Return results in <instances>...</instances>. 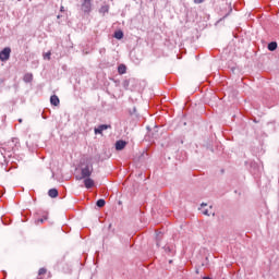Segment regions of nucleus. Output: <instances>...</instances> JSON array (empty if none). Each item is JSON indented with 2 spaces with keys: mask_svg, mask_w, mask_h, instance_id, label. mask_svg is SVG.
Segmentation results:
<instances>
[{
  "mask_svg": "<svg viewBox=\"0 0 279 279\" xmlns=\"http://www.w3.org/2000/svg\"><path fill=\"white\" fill-rule=\"evenodd\" d=\"M126 146H128V142H125L123 140H119L116 142V150L117 151H123V149H125Z\"/></svg>",
  "mask_w": 279,
  "mask_h": 279,
  "instance_id": "5",
  "label": "nucleus"
},
{
  "mask_svg": "<svg viewBox=\"0 0 279 279\" xmlns=\"http://www.w3.org/2000/svg\"><path fill=\"white\" fill-rule=\"evenodd\" d=\"M60 12H64V7H61V8H60Z\"/></svg>",
  "mask_w": 279,
  "mask_h": 279,
  "instance_id": "28",
  "label": "nucleus"
},
{
  "mask_svg": "<svg viewBox=\"0 0 279 279\" xmlns=\"http://www.w3.org/2000/svg\"><path fill=\"white\" fill-rule=\"evenodd\" d=\"M44 60H51V51H48L44 54Z\"/></svg>",
  "mask_w": 279,
  "mask_h": 279,
  "instance_id": "20",
  "label": "nucleus"
},
{
  "mask_svg": "<svg viewBox=\"0 0 279 279\" xmlns=\"http://www.w3.org/2000/svg\"><path fill=\"white\" fill-rule=\"evenodd\" d=\"M51 106H60V98L57 95H52L50 97Z\"/></svg>",
  "mask_w": 279,
  "mask_h": 279,
  "instance_id": "9",
  "label": "nucleus"
},
{
  "mask_svg": "<svg viewBox=\"0 0 279 279\" xmlns=\"http://www.w3.org/2000/svg\"><path fill=\"white\" fill-rule=\"evenodd\" d=\"M112 128L110 124H100L98 128L95 129V134H102L104 131L110 130Z\"/></svg>",
  "mask_w": 279,
  "mask_h": 279,
  "instance_id": "6",
  "label": "nucleus"
},
{
  "mask_svg": "<svg viewBox=\"0 0 279 279\" xmlns=\"http://www.w3.org/2000/svg\"><path fill=\"white\" fill-rule=\"evenodd\" d=\"M166 252H167V253L171 252V247H170V246H167V247H166Z\"/></svg>",
  "mask_w": 279,
  "mask_h": 279,
  "instance_id": "25",
  "label": "nucleus"
},
{
  "mask_svg": "<svg viewBox=\"0 0 279 279\" xmlns=\"http://www.w3.org/2000/svg\"><path fill=\"white\" fill-rule=\"evenodd\" d=\"M171 263H173V259H170V260H169V264H170V265H171Z\"/></svg>",
  "mask_w": 279,
  "mask_h": 279,
  "instance_id": "32",
  "label": "nucleus"
},
{
  "mask_svg": "<svg viewBox=\"0 0 279 279\" xmlns=\"http://www.w3.org/2000/svg\"><path fill=\"white\" fill-rule=\"evenodd\" d=\"M123 31L119 29V31H116L114 34H113V38H116L117 40H123Z\"/></svg>",
  "mask_w": 279,
  "mask_h": 279,
  "instance_id": "12",
  "label": "nucleus"
},
{
  "mask_svg": "<svg viewBox=\"0 0 279 279\" xmlns=\"http://www.w3.org/2000/svg\"><path fill=\"white\" fill-rule=\"evenodd\" d=\"M149 1H154V0H149Z\"/></svg>",
  "mask_w": 279,
  "mask_h": 279,
  "instance_id": "38",
  "label": "nucleus"
},
{
  "mask_svg": "<svg viewBox=\"0 0 279 279\" xmlns=\"http://www.w3.org/2000/svg\"><path fill=\"white\" fill-rule=\"evenodd\" d=\"M81 10L84 14H90L93 11V2L90 0H81Z\"/></svg>",
  "mask_w": 279,
  "mask_h": 279,
  "instance_id": "3",
  "label": "nucleus"
},
{
  "mask_svg": "<svg viewBox=\"0 0 279 279\" xmlns=\"http://www.w3.org/2000/svg\"><path fill=\"white\" fill-rule=\"evenodd\" d=\"M268 51H276L278 49V43L277 41H270L267 46Z\"/></svg>",
  "mask_w": 279,
  "mask_h": 279,
  "instance_id": "13",
  "label": "nucleus"
},
{
  "mask_svg": "<svg viewBox=\"0 0 279 279\" xmlns=\"http://www.w3.org/2000/svg\"><path fill=\"white\" fill-rule=\"evenodd\" d=\"M23 81L26 83V84H29L34 81V74L33 73H26L24 75V78Z\"/></svg>",
  "mask_w": 279,
  "mask_h": 279,
  "instance_id": "10",
  "label": "nucleus"
},
{
  "mask_svg": "<svg viewBox=\"0 0 279 279\" xmlns=\"http://www.w3.org/2000/svg\"><path fill=\"white\" fill-rule=\"evenodd\" d=\"M206 149H210V145L209 144L206 145Z\"/></svg>",
  "mask_w": 279,
  "mask_h": 279,
  "instance_id": "29",
  "label": "nucleus"
},
{
  "mask_svg": "<svg viewBox=\"0 0 279 279\" xmlns=\"http://www.w3.org/2000/svg\"><path fill=\"white\" fill-rule=\"evenodd\" d=\"M194 3H204V0H194Z\"/></svg>",
  "mask_w": 279,
  "mask_h": 279,
  "instance_id": "24",
  "label": "nucleus"
},
{
  "mask_svg": "<svg viewBox=\"0 0 279 279\" xmlns=\"http://www.w3.org/2000/svg\"><path fill=\"white\" fill-rule=\"evenodd\" d=\"M45 221H47V216H45L44 218H38L37 220H35V223L38 226V223H45Z\"/></svg>",
  "mask_w": 279,
  "mask_h": 279,
  "instance_id": "17",
  "label": "nucleus"
},
{
  "mask_svg": "<svg viewBox=\"0 0 279 279\" xmlns=\"http://www.w3.org/2000/svg\"><path fill=\"white\" fill-rule=\"evenodd\" d=\"M43 119H47V116L45 114V112L41 113Z\"/></svg>",
  "mask_w": 279,
  "mask_h": 279,
  "instance_id": "26",
  "label": "nucleus"
},
{
  "mask_svg": "<svg viewBox=\"0 0 279 279\" xmlns=\"http://www.w3.org/2000/svg\"><path fill=\"white\" fill-rule=\"evenodd\" d=\"M131 117H138V112L136 111V107H133L132 109L129 110Z\"/></svg>",
  "mask_w": 279,
  "mask_h": 279,
  "instance_id": "16",
  "label": "nucleus"
},
{
  "mask_svg": "<svg viewBox=\"0 0 279 279\" xmlns=\"http://www.w3.org/2000/svg\"><path fill=\"white\" fill-rule=\"evenodd\" d=\"M96 206H97L98 208H104V206H106V199H104V198L98 199V201L96 202Z\"/></svg>",
  "mask_w": 279,
  "mask_h": 279,
  "instance_id": "15",
  "label": "nucleus"
},
{
  "mask_svg": "<svg viewBox=\"0 0 279 279\" xmlns=\"http://www.w3.org/2000/svg\"><path fill=\"white\" fill-rule=\"evenodd\" d=\"M93 175V163H87L81 169V177L77 180H84V178H90Z\"/></svg>",
  "mask_w": 279,
  "mask_h": 279,
  "instance_id": "2",
  "label": "nucleus"
},
{
  "mask_svg": "<svg viewBox=\"0 0 279 279\" xmlns=\"http://www.w3.org/2000/svg\"><path fill=\"white\" fill-rule=\"evenodd\" d=\"M48 195H49V197H51L52 199H56V197H58V195H59L58 189H50V190L48 191Z\"/></svg>",
  "mask_w": 279,
  "mask_h": 279,
  "instance_id": "11",
  "label": "nucleus"
},
{
  "mask_svg": "<svg viewBox=\"0 0 279 279\" xmlns=\"http://www.w3.org/2000/svg\"><path fill=\"white\" fill-rule=\"evenodd\" d=\"M108 12H110V5L109 4H105L99 9V13L100 14H108Z\"/></svg>",
  "mask_w": 279,
  "mask_h": 279,
  "instance_id": "14",
  "label": "nucleus"
},
{
  "mask_svg": "<svg viewBox=\"0 0 279 279\" xmlns=\"http://www.w3.org/2000/svg\"><path fill=\"white\" fill-rule=\"evenodd\" d=\"M211 215H213V217H215V213H213Z\"/></svg>",
  "mask_w": 279,
  "mask_h": 279,
  "instance_id": "36",
  "label": "nucleus"
},
{
  "mask_svg": "<svg viewBox=\"0 0 279 279\" xmlns=\"http://www.w3.org/2000/svg\"><path fill=\"white\" fill-rule=\"evenodd\" d=\"M1 222L3 223V226H8V222L5 221V218H1Z\"/></svg>",
  "mask_w": 279,
  "mask_h": 279,
  "instance_id": "23",
  "label": "nucleus"
},
{
  "mask_svg": "<svg viewBox=\"0 0 279 279\" xmlns=\"http://www.w3.org/2000/svg\"><path fill=\"white\" fill-rule=\"evenodd\" d=\"M19 123H23V119H19Z\"/></svg>",
  "mask_w": 279,
  "mask_h": 279,
  "instance_id": "30",
  "label": "nucleus"
},
{
  "mask_svg": "<svg viewBox=\"0 0 279 279\" xmlns=\"http://www.w3.org/2000/svg\"><path fill=\"white\" fill-rule=\"evenodd\" d=\"M245 167H250V173L252 175H254L255 178H260V173H263V168L260 167V165H258V162L254 161V160H248L244 162Z\"/></svg>",
  "mask_w": 279,
  "mask_h": 279,
  "instance_id": "1",
  "label": "nucleus"
},
{
  "mask_svg": "<svg viewBox=\"0 0 279 279\" xmlns=\"http://www.w3.org/2000/svg\"><path fill=\"white\" fill-rule=\"evenodd\" d=\"M4 276H8V272H4Z\"/></svg>",
  "mask_w": 279,
  "mask_h": 279,
  "instance_id": "37",
  "label": "nucleus"
},
{
  "mask_svg": "<svg viewBox=\"0 0 279 279\" xmlns=\"http://www.w3.org/2000/svg\"><path fill=\"white\" fill-rule=\"evenodd\" d=\"M110 228H112V225H109L108 229L110 230Z\"/></svg>",
  "mask_w": 279,
  "mask_h": 279,
  "instance_id": "33",
  "label": "nucleus"
},
{
  "mask_svg": "<svg viewBox=\"0 0 279 279\" xmlns=\"http://www.w3.org/2000/svg\"><path fill=\"white\" fill-rule=\"evenodd\" d=\"M201 206H202V207H204V206H208V204H206V203H202V204H201Z\"/></svg>",
  "mask_w": 279,
  "mask_h": 279,
  "instance_id": "27",
  "label": "nucleus"
},
{
  "mask_svg": "<svg viewBox=\"0 0 279 279\" xmlns=\"http://www.w3.org/2000/svg\"><path fill=\"white\" fill-rule=\"evenodd\" d=\"M45 274H47V268H40L38 270V276H45Z\"/></svg>",
  "mask_w": 279,
  "mask_h": 279,
  "instance_id": "21",
  "label": "nucleus"
},
{
  "mask_svg": "<svg viewBox=\"0 0 279 279\" xmlns=\"http://www.w3.org/2000/svg\"><path fill=\"white\" fill-rule=\"evenodd\" d=\"M83 180L85 189H93V186H95V181L90 179V177L84 178Z\"/></svg>",
  "mask_w": 279,
  "mask_h": 279,
  "instance_id": "7",
  "label": "nucleus"
},
{
  "mask_svg": "<svg viewBox=\"0 0 279 279\" xmlns=\"http://www.w3.org/2000/svg\"><path fill=\"white\" fill-rule=\"evenodd\" d=\"M10 53H12V48L5 47L0 51V61L8 62L10 60Z\"/></svg>",
  "mask_w": 279,
  "mask_h": 279,
  "instance_id": "4",
  "label": "nucleus"
},
{
  "mask_svg": "<svg viewBox=\"0 0 279 279\" xmlns=\"http://www.w3.org/2000/svg\"><path fill=\"white\" fill-rule=\"evenodd\" d=\"M118 73L119 75H125L128 73V66L123 63L118 65Z\"/></svg>",
  "mask_w": 279,
  "mask_h": 279,
  "instance_id": "8",
  "label": "nucleus"
},
{
  "mask_svg": "<svg viewBox=\"0 0 279 279\" xmlns=\"http://www.w3.org/2000/svg\"><path fill=\"white\" fill-rule=\"evenodd\" d=\"M196 274H199V269H196Z\"/></svg>",
  "mask_w": 279,
  "mask_h": 279,
  "instance_id": "34",
  "label": "nucleus"
},
{
  "mask_svg": "<svg viewBox=\"0 0 279 279\" xmlns=\"http://www.w3.org/2000/svg\"><path fill=\"white\" fill-rule=\"evenodd\" d=\"M37 279H43V277H37Z\"/></svg>",
  "mask_w": 279,
  "mask_h": 279,
  "instance_id": "35",
  "label": "nucleus"
},
{
  "mask_svg": "<svg viewBox=\"0 0 279 279\" xmlns=\"http://www.w3.org/2000/svg\"><path fill=\"white\" fill-rule=\"evenodd\" d=\"M203 215H206L207 217H210V215H213V213H210L208 209H205L203 211Z\"/></svg>",
  "mask_w": 279,
  "mask_h": 279,
  "instance_id": "22",
  "label": "nucleus"
},
{
  "mask_svg": "<svg viewBox=\"0 0 279 279\" xmlns=\"http://www.w3.org/2000/svg\"><path fill=\"white\" fill-rule=\"evenodd\" d=\"M203 279H213V278H210V277H203Z\"/></svg>",
  "mask_w": 279,
  "mask_h": 279,
  "instance_id": "31",
  "label": "nucleus"
},
{
  "mask_svg": "<svg viewBox=\"0 0 279 279\" xmlns=\"http://www.w3.org/2000/svg\"><path fill=\"white\" fill-rule=\"evenodd\" d=\"M232 12V7H229V11L227 14L223 15L222 19H220L219 21H223V19H228V16H230V13Z\"/></svg>",
  "mask_w": 279,
  "mask_h": 279,
  "instance_id": "19",
  "label": "nucleus"
},
{
  "mask_svg": "<svg viewBox=\"0 0 279 279\" xmlns=\"http://www.w3.org/2000/svg\"><path fill=\"white\" fill-rule=\"evenodd\" d=\"M122 86L123 88H125V90H128V88H130V81L128 80L123 81Z\"/></svg>",
  "mask_w": 279,
  "mask_h": 279,
  "instance_id": "18",
  "label": "nucleus"
}]
</instances>
